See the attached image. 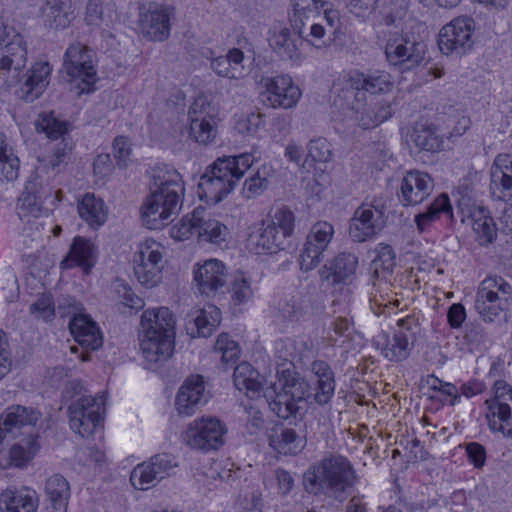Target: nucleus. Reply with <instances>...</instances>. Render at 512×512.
Masks as SVG:
<instances>
[{
    "label": "nucleus",
    "instance_id": "nucleus-1",
    "mask_svg": "<svg viewBox=\"0 0 512 512\" xmlns=\"http://www.w3.org/2000/svg\"><path fill=\"white\" fill-rule=\"evenodd\" d=\"M311 371L316 378L311 393L308 383L290 369L278 371L277 380L264 389V396L278 417L289 419L295 416L307 398H312L318 405L330 402L335 392V376L331 367L323 360H315Z\"/></svg>",
    "mask_w": 512,
    "mask_h": 512
},
{
    "label": "nucleus",
    "instance_id": "nucleus-2",
    "mask_svg": "<svg viewBox=\"0 0 512 512\" xmlns=\"http://www.w3.org/2000/svg\"><path fill=\"white\" fill-rule=\"evenodd\" d=\"M150 174L152 188L141 205V220L148 229L158 230L178 213L185 187L180 173L168 165H157Z\"/></svg>",
    "mask_w": 512,
    "mask_h": 512
},
{
    "label": "nucleus",
    "instance_id": "nucleus-3",
    "mask_svg": "<svg viewBox=\"0 0 512 512\" xmlns=\"http://www.w3.org/2000/svg\"><path fill=\"white\" fill-rule=\"evenodd\" d=\"M254 161L255 157L251 153L217 158L200 177L199 197L207 202H220L233 191Z\"/></svg>",
    "mask_w": 512,
    "mask_h": 512
},
{
    "label": "nucleus",
    "instance_id": "nucleus-4",
    "mask_svg": "<svg viewBox=\"0 0 512 512\" xmlns=\"http://www.w3.org/2000/svg\"><path fill=\"white\" fill-rule=\"evenodd\" d=\"M175 318L167 307L147 309L141 316L140 349L146 361L157 363L171 357L174 349Z\"/></svg>",
    "mask_w": 512,
    "mask_h": 512
},
{
    "label": "nucleus",
    "instance_id": "nucleus-5",
    "mask_svg": "<svg viewBox=\"0 0 512 512\" xmlns=\"http://www.w3.org/2000/svg\"><path fill=\"white\" fill-rule=\"evenodd\" d=\"M309 492L339 498L357 483L351 462L342 456H330L313 466L305 476Z\"/></svg>",
    "mask_w": 512,
    "mask_h": 512
},
{
    "label": "nucleus",
    "instance_id": "nucleus-6",
    "mask_svg": "<svg viewBox=\"0 0 512 512\" xmlns=\"http://www.w3.org/2000/svg\"><path fill=\"white\" fill-rule=\"evenodd\" d=\"M394 83L390 73L383 70H374L364 73L358 70L350 71L345 76L344 97L353 100L349 103L351 109H361L370 98L384 95L392 91Z\"/></svg>",
    "mask_w": 512,
    "mask_h": 512
},
{
    "label": "nucleus",
    "instance_id": "nucleus-7",
    "mask_svg": "<svg viewBox=\"0 0 512 512\" xmlns=\"http://www.w3.org/2000/svg\"><path fill=\"white\" fill-rule=\"evenodd\" d=\"M512 297V286L502 277L485 278L479 285L475 310L485 322H493L501 312L508 309Z\"/></svg>",
    "mask_w": 512,
    "mask_h": 512
},
{
    "label": "nucleus",
    "instance_id": "nucleus-8",
    "mask_svg": "<svg viewBox=\"0 0 512 512\" xmlns=\"http://www.w3.org/2000/svg\"><path fill=\"white\" fill-rule=\"evenodd\" d=\"M329 5L325 0H291L292 15L290 21L299 37L321 47L316 42L322 41L326 31L323 23L317 20L322 8Z\"/></svg>",
    "mask_w": 512,
    "mask_h": 512
},
{
    "label": "nucleus",
    "instance_id": "nucleus-9",
    "mask_svg": "<svg viewBox=\"0 0 512 512\" xmlns=\"http://www.w3.org/2000/svg\"><path fill=\"white\" fill-rule=\"evenodd\" d=\"M164 247L154 239L140 242L134 254V275L145 288L156 287L162 280Z\"/></svg>",
    "mask_w": 512,
    "mask_h": 512
},
{
    "label": "nucleus",
    "instance_id": "nucleus-10",
    "mask_svg": "<svg viewBox=\"0 0 512 512\" xmlns=\"http://www.w3.org/2000/svg\"><path fill=\"white\" fill-rule=\"evenodd\" d=\"M225 425L217 418L202 417L192 421L182 432L183 442L202 451L218 449L224 443Z\"/></svg>",
    "mask_w": 512,
    "mask_h": 512
},
{
    "label": "nucleus",
    "instance_id": "nucleus-11",
    "mask_svg": "<svg viewBox=\"0 0 512 512\" xmlns=\"http://www.w3.org/2000/svg\"><path fill=\"white\" fill-rule=\"evenodd\" d=\"M475 22L469 16H459L444 25L438 37V46L445 55H463L474 45Z\"/></svg>",
    "mask_w": 512,
    "mask_h": 512
},
{
    "label": "nucleus",
    "instance_id": "nucleus-12",
    "mask_svg": "<svg viewBox=\"0 0 512 512\" xmlns=\"http://www.w3.org/2000/svg\"><path fill=\"white\" fill-rule=\"evenodd\" d=\"M104 410L102 395L80 397L68 408L70 428L82 437L93 434L101 423Z\"/></svg>",
    "mask_w": 512,
    "mask_h": 512
},
{
    "label": "nucleus",
    "instance_id": "nucleus-13",
    "mask_svg": "<svg viewBox=\"0 0 512 512\" xmlns=\"http://www.w3.org/2000/svg\"><path fill=\"white\" fill-rule=\"evenodd\" d=\"M385 56L390 65L401 69L417 66L424 56L423 45L411 40L406 34L397 30L385 33Z\"/></svg>",
    "mask_w": 512,
    "mask_h": 512
},
{
    "label": "nucleus",
    "instance_id": "nucleus-14",
    "mask_svg": "<svg viewBox=\"0 0 512 512\" xmlns=\"http://www.w3.org/2000/svg\"><path fill=\"white\" fill-rule=\"evenodd\" d=\"M263 102L274 109H291L301 98L300 88L289 75H277L263 79Z\"/></svg>",
    "mask_w": 512,
    "mask_h": 512
},
{
    "label": "nucleus",
    "instance_id": "nucleus-15",
    "mask_svg": "<svg viewBox=\"0 0 512 512\" xmlns=\"http://www.w3.org/2000/svg\"><path fill=\"white\" fill-rule=\"evenodd\" d=\"M333 235L334 227L327 221H319L310 228L299 256L302 271L308 272L318 266Z\"/></svg>",
    "mask_w": 512,
    "mask_h": 512
},
{
    "label": "nucleus",
    "instance_id": "nucleus-16",
    "mask_svg": "<svg viewBox=\"0 0 512 512\" xmlns=\"http://www.w3.org/2000/svg\"><path fill=\"white\" fill-rule=\"evenodd\" d=\"M386 225L382 208L372 204L359 206L350 220L349 236L354 242H364L380 233Z\"/></svg>",
    "mask_w": 512,
    "mask_h": 512
},
{
    "label": "nucleus",
    "instance_id": "nucleus-17",
    "mask_svg": "<svg viewBox=\"0 0 512 512\" xmlns=\"http://www.w3.org/2000/svg\"><path fill=\"white\" fill-rule=\"evenodd\" d=\"M63 67L72 78H80L86 87L82 91H90L96 81V71L93 65L92 51L81 43H74L68 47L64 55Z\"/></svg>",
    "mask_w": 512,
    "mask_h": 512
},
{
    "label": "nucleus",
    "instance_id": "nucleus-18",
    "mask_svg": "<svg viewBox=\"0 0 512 512\" xmlns=\"http://www.w3.org/2000/svg\"><path fill=\"white\" fill-rule=\"evenodd\" d=\"M189 136L201 145L212 143L217 135V123L210 106L203 98L196 99L188 111Z\"/></svg>",
    "mask_w": 512,
    "mask_h": 512
},
{
    "label": "nucleus",
    "instance_id": "nucleus-19",
    "mask_svg": "<svg viewBox=\"0 0 512 512\" xmlns=\"http://www.w3.org/2000/svg\"><path fill=\"white\" fill-rule=\"evenodd\" d=\"M193 276L196 288L202 295L214 296L226 284L227 269L218 259H208L194 266Z\"/></svg>",
    "mask_w": 512,
    "mask_h": 512
},
{
    "label": "nucleus",
    "instance_id": "nucleus-20",
    "mask_svg": "<svg viewBox=\"0 0 512 512\" xmlns=\"http://www.w3.org/2000/svg\"><path fill=\"white\" fill-rule=\"evenodd\" d=\"M434 181L431 176L420 170L408 171L402 179L399 194L404 206L418 205L432 193Z\"/></svg>",
    "mask_w": 512,
    "mask_h": 512
},
{
    "label": "nucleus",
    "instance_id": "nucleus-21",
    "mask_svg": "<svg viewBox=\"0 0 512 512\" xmlns=\"http://www.w3.org/2000/svg\"><path fill=\"white\" fill-rule=\"evenodd\" d=\"M358 258L352 253H340L319 270L320 279L330 284L350 285L356 277Z\"/></svg>",
    "mask_w": 512,
    "mask_h": 512
},
{
    "label": "nucleus",
    "instance_id": "nucleus-22",
    "mask_svg": "<svg viewBox=\"0 0 512 512\" xmlns=\"http://www.w3.org/2000/svg\"><path fill=\"white\" fill-rule=\"evenodd\" d=\"M490 192L499 201L512 199V154H499L490 169Z\"/></svg>",
    "mask_w": 512,
    "mask_h": 512
},
{
    "label": "nucleus",
    "instance_id": "nucleus-23",
    "mask_svg": "<svg viewBox=\"0 0 512 512\" xmlns=\"http://www.w3.org/2000/svg\"><path fill=\"white\" fill-rule=\"evenodd\" d=\"M375 344L380 349L382 356L391 362L407 359L413 346L410 334L402 330H395L392 335L382 331L376 336Z\"/></svg>",
    "mask_w": 512,
    "mask_h": 512
},
{
    "label": "nucleus",
    "instance_id": "nucleus-24",
    "mask_svg": "<svg viewBox=\"0 0 512 512\" xmlns=\"http://www.w3.org/2000/svg\"><path fill=\"white\" fill-rule=\"evenodd\" d=\"M52 67L48 62L35 63L26 73L24 83L17 90V96L27 102L39 98L49 85Z\"/></svg>",
    "mask_w": 512,
    "mask_h": 512
},
{
    "label": "nucleus",
    "instance_id": "nucleus-25",
    "mask_svg": "<svg viewBox=\"0 0 512 512\" xmlns=\"http://www.w3.org/2000/svg\"><path fill=\"white\" fill-rule=\"evenodd\" d=\"M206 402L205 385L201 375L188 377L180 387L175 405L181 415H192L195 408Z\"/></svg>",
    "mask_w": 512,
    "mask_h": 512
},
{
    "label": "nucleus",
    "instance_id": "nucleus-26",
    "mask_svg": "<svg viewBox=\"0 0 512 512\" xmlns=\"http://www.w3.org/2000/svg\"><path fill=\"white\" fill-rule=\"evenodd\" d=\"M173 8L165 5H156L143 17L142 27L145 34L154 41H163L170 35V18Z\"/></svg>",
    "mask_w": 512,
    "mask_h": 512
},
{
    "label": "nucleus",
    "instance_id": "nucleus-27",
    "mask_svg": "<svg viewBox=\"0 0 512 512\" xmlns=\"http://www.w3.org/2000/svg\"><path fill=\"white\" fill-rule=\"evenodd\" d=\"M69 329L75 341L86 350H96L102 346L103 339L96 323L87 315H75Z\"/></svg>",
    "mask_w": 512,
    "mask_h": 512
},
{
    "label": "nucleus",
    "instance_id": "nucleus-28",
    "mask_svg": "<svg viewBox=\"0 0 512 512\" xmlns=\"http://www.w3.org/2000/svg\"><path fill=\"white\" fill-rule=\"evenodd\" d=\"M486 418L492 431L512 436V391L501 397V402H489Z\"/></svg>",
    "mask_w": 512,
    "mask_h": 512
},
{
    "label": "nucleus",
    "instance_id": "nucleus-29",
    "mask_svg": "<svg viewBox=\"0 0 512 512\" xmlns=\"http://www.w3.org/2000/svg\"><path fill=\"white\" fill-rule=\"evenodd\" d=\"M269 446L280 454L297 455L306 445V440L294 429L282 425L273 427L268 434Z\"/></svg>",
    "mask_w": 512,
    "mask_h": 512
},
{
    "label": "nucleus",
    "instance_id": "nucleus-30",
    "mask_svg": "<svg viewBox=\"0 0 512 512\" xmlns=\"http://www.w3.org/2000/svg\"><path fill=\"white\" fill-rule=\"evenodd\" d=\"M283 241L284 238L278 229L267 220L251 231L247 239V246L255 254H263L275 252L283 244Z\"/></svg>",
    "mask_w": 512,
    "mask_h": 512
},
{
    "label": "nucleus",
    "instance_id": "nucleus-31",
    "mask_svg": "<svg viewBox=\"0 0 512 512\" xmlns=\"http://www.w3.org/2000/svg\"><path fill=\"white\" fill-rule=\"evenodd\" d=\"M392 101L388 99L370 98L361 109H353L358 114L359 124L365 128L380 125L392 116Z\"/></svg>",
    "mask_w": 512,
    "mask_h": 512
},
{
    "label": "nucleus",
    "instance_id": "nucleus-32",
    "mask_svg": "<svg viewBox=\"0 0 512 512\" xmlns=\"http://www.w3.org/2000/svg\"><path fill=\"white\" fill-rule=\"evenodd\" d=\"M35 492L8 488L0 494V512H36Z\"/></svg>",
    "mask_w": 512,
    "mask_h": 512
},
{
    "label": "nucleus",
    "instance_id": "nucleus-33",
    "mask_svg": "<svg viewBox=\"0 0 512 512\" xmlns=\"http://www.w3.org/2000/svg\"><path fill=\"white\" fill-rule=\"evenodd\" d=\"M95 246L81 236L74 238L68 256L61 262L63 268H71L74 265L82 267L85 273H89L94 264Z\"/></svg>",
    "mask_w": 512,
    "mask_h": 512
},
{
    "label": "nucleus",
    "instance_id": "nucleus-34",
    "mask_svg": "<svg viewBox=\"0 0 512 512\" xmlns=\"http://www.w3.org/2000/svg\"><path fill=\"white\" fill-rule=\"evenodd\" d=\"M41 413L34 408L13 405L5 409L0 415L3 430L8 433L26 426H35Z\"/></svg>",
    "mask_w": 512,
    "mask_h": 512
},
{
    "label": "nucleus",
    "instance_id": "nucleus-35",
    "mask_svg": "<svg viewBox=\"0 0 512 512\" xmlns=\"http://www.w3.org/2000/svg\"><path fill=\"white\" fill-rule=\"evenodd\" d=\"M244 54L240 49H230L225 56L212 60L211 68L220 77L229 79H242L246 74L243 64Z\"/></svg>",
    "mask_w": 512,
    "mask_h": 512
},
{
    "label": "nucleus",
    "instance_id": "nucleus-36",
    "mask_svg": "<svg viewBox=\"0 0 512 512\" xmlns=\"http://www.w3.org/2000/svg\"><path fill=\"white\" fill-rule=\"evenodd\" d=\"M77 210L79 216L92 228L102 226L107 220V207L102 199L96 198L94 194H85L78 203Z\"/></svg>",
    "mask_w": 512,
    "mask_h": 512
},
{
    "label": "nucleus",
    "instance_id": "nucleus-37",
    "mask_svg": "<svg viewBox=\"0 0 512 512\" xmlns=\"http://www.w3.org/2000/svg\"><path fill=\"white\" fill-rule=\"evenodd\" d=\"M38 435H29L27 438L11 446L8 451L6 467L24 468L39 451Z\"/></svg>",
    "mask_w": 512,
    "mask_h": 512
},
{
    "label": "nucleus",
    "instance_id": "nucleus-38",
    "mask_svg": "<svg viewBox=\"0 0 512 512\" xmlns=\"http://www.w3.org/2000/svg\"><path fill=\"white\" fill-rule=\"evenodd\" d=\"M441 215H446L449 218L453 217L452 206L447 194L439 195L426 209L425 212L419 213L415 216V223L417 230L422 233L430 225L438 220Z\"/></svg>",
    "mask_w": 512,
    "mask_h": 512
},
{
    "label": "nucleus",
    "instance_id": "nucleus-39",
    "mask_svg": "<svg viewBox=\"0 0 512 512\" xmlns=\"http://www.w3.org/2000/svg\"><path fill=\"white\" fill-rule=\"evenodd\" d=\"M45 492L55 512H66L70 498V486L68 481L59 474L47 479Z\"/></svg>",
    "mask_w": 512,
    "mask_h": 512
},
{
    "label": "nucleus",
    "instance_id": "nucleus-40",
    "mask_svg": "<svg viewBox=\"0 0 512 512\" xmlns=\"http://www.w3.org/2000/svg\"><path fill=\"white\" fill-rule=\"evenodd\" d=\"M198 237L204 241L220 244L226 240L228 228L216 219L205 215L203 209H198Z\"/></svg>",
    "mask_w": 512,
    "mask_h": 512
},
{
    "label": "nucleus",
    "instance_id": "nucleus-41",
    "mask_svg": "<svg viewBox=\"0 0 512 512\" xmlns=\"http://www.w3.org/2000/svg\"><path fill=\"white\" fill-rule=\"evenodd\" d=\"M271 47L283 58H287L293 62L301 60V52L295 42L291 39L289 28L280 27L275 29L270 38Z\"/></svg>",
    "mask_w": 512,
    "mask_h": 512
},
{
    "label": "nucleus",
    "instance_id": "nucleus-42",
    "mask_svg": "<svg viewBox=\"0 0 512 512\" xmlns=\"http://www.w3.org/2000/svg\"><path fill=\"white\" fill-rule=\"evenodd\" d=\"M259 373L248 362L238 364L233 373V381L236 389L246 393H257L262 388L259 381Z\"/></svg>",
    "mask_w": 512,
    "mask_h": 512
},
{
    "label": "nucleus",
    "instance_id": "nucleus-43",
    "mask_svg": "<svg viewBox=\"0 0 512 512\" xmlns=\"http://www.w3.org/2000/svg\"><path fill=\"white\" fill-rule=\"evenodd\" d=\"M20 162L6 142L4 134L0 133V179L14 181L19 175Z\"/></svg>",
    "mask_w": 512,
    "mask_h": 512
},
{
    "label": "nucleus",
    "instance_id": "nucleus-44",
    "mask_svg": "<svg viewBox=\"0 0 512 512\" xmlns=\"http://www.w3.org/2000/svg\"><path fill=\"white\" fill-rule=\"evenodd\" d=\"M229 293L231 302L236 306L250 301L254 294L251 277L241 270L236 271L230 283Z\"/></svg>",
    "mask_w": 512,
    "mask_h": 512
},
{
    "label": "nucleus",
    "instance_id": "nucleus-45",
    "mask_svg": "<svg viewBox=\"0 0 512 512\" xmlns=\"http://www.w3.org/2000/svg\"><path fill=\"white\" fill-rule=\"evenodd\" d=\"M41 15L50 28H64L70 23L69 14L60 0H46L41 8Z\"/></svg>",
    "mask_w": 512,
    "mask_h": 512
},
{
    "label": "nucleus",
    "instance_id": "nucleus-46",
    "mask_svg": "<svg viewBox=\"0 0 512 512\" xmlns=\"http://www.w3.org/2000/svg\"><path fill=\"white\" fill-rule=\"evenodd\" d=\"M221 322V311L215 305H208L197 312L194 319L199 336H210Z\"/></svg>",
    "mask_w": 512,
    "mask_h": 512
},
{
    "label": "nucleus",
    "instance_id": "nucleus-47",
    "mask_svg": "<svg viewBox=\"0 0 512 512\" xmlns=\"http://www.w3.org/2000/svg\"><path fill=\"white\" fill-rule=\"evenodd\" d=\"M270 169L266 166L259 168L244 181L242 195L246 199H254L261 195L269 186Z\"/></svg>",
    "mask_w": 512,
    "mask_h": 512
},
{
    "label": "nucleus",
    "instance_id": "nucleus-48",
    "mask_svg": "<svg viewBox=\"0 0 512 512\" xmlns=\"http://www.w3.org/2000/svg\"><path fill=\"white\" fill-rule=\"evenodd\" d=\"M412 140L421 150L436 152L441 148L442 138L431 126L417 125L412 133Z\"/></svg>",
    "mask_w": 512,
    "mask_h": 512
},
{
    "label": "nucleus",
    "instance_id": "nucleus-49",
    "mask_svg": "<svg viewBox=\"0 0 512 512\" xmlns=\"http://www.w3.org/2000/svg\"><path fill=\"white\" fill-rule=\"evenodd\" d=\"M130 482L135 489L148 490L154 487L159 481L155 470L148 461L138 464L131 472Z\"/></svg>",
    "mask_w": 512,
    "mask_h": 512
},
{
    "label": "nucleus",
    "instance_id": "nucleus-50",
    "mask_svg": "<svg viewBox=\"0 0 512 512\" xmlns=\"http://www.w3.org/2000/svg\"><path fill=\"white\" fill-rule=\"evenodd\" d=\"M214 352L220 354L221 362L224 365L234 364L240 356V347L236 341L226 333L217 337L214 345Z\"/></svg>",
    "mask_w": 512,
    "mask_h": 512
},
{
    "label": "nucleus",
    "instance_id": "nucleus-51",
    "mask_svg": "<svg viewBox=\"0 0 512 512\" xmlns=\"http://www.w3.org/2000/svg\"><path fill=\"white\" fill-rule=\"evenodd\" d=\"M472 228L477 234L481 244L491 243L496 236V227L493 219L484 214L483 210L472 216Z\"/></svg>",
    "mask_w": 512,
    "mask_h": 512
},
{
    "label": "nucleus",
    "instance_id": "nucleus-52",
    "mask_svg": "<svg viewBox=\"0 0 512 512\" xmlns=\"http://www.w3.org/2000/svg\"><path fill=\"white\" fill-rule=\"evenodd\" d=\"M268 222L278 229L284 240L290 237L295 227L294 213L287 207L282 206L274 212Z\"/></svg>",
    "mask_w": 512,
    "mask_h": 512
},
{
    "label": "nucleus",
    "instance_id": "nucleus-53",
    "mask_svg": "<svg viewBox=\"0 0 512 512\" xmlns=\"http://www.w3.org/2000/svg\"><path fill=\"white\" fill-rule=\"evenodd\" d=\"M37 126L51 139L63 137L68 131L67 123L58 120L52 113L42 114L38 120Z\"/></svg>",
    "mask_w": 512,
    "mask_h": 512
},
{
    "label": "nucleus",
    "instance_id": "nucleus-54",
    "mask_svg": "<svg viewBox=\"0 0 512 512\" xmlns=\"http://www.w3.org/2000/svg\"><path fill=\"white\" fill-rule=\"evenodd\" d=\"M148 463L155 470L159 481L170 476L172 470L178 465L175 457L168 453L156 454L149 459Z\"/></svg>",
    "mask_w": 512,
    "mask_h": 512
},
{
    "label": "nucleus",
    "instance_id": "nucleus-55",
    "mask_svg": "<svg viewBox=\"0 0 512 512\" xmlns=\"http://www.w3.org/2000/svg\"><path fill=\"white\" fill-rule=\"evenodd\" d=\"M198 209H195L190 216L182 218L179 224L172 228V236L178 240L188 239L196 234L198 236Z\"/></svg>",
    "mask_w": 512,
    "mask_h": 512
},
{
    "label": "nucleus",
    "instance_id": "nucleus-56",
    "mask_svg": "<svg viewBox=\"0 0 512 512\" xmlns=\"http://www.w3.org/2000/svg\"><path fill=\"white\" fill-rule=\"evenodd\" d=\"M376 257L373 260V266L377 273L379 269L390 272L395 266V252L393 248L385 243H380L376 247Z\"/></svg>",
    "mask_w": 512,
    "mask_h": 512
},
{
    "label": "nucleus",
    "instance_id": "nucleus-57",
    "mask_svg": "<svg viewBox=\"0 0 512 512\" xmlns=\"http://www.w3.org/2000/svg\"><path fill=\"white\" fill-rule=\"evenodd\" d=\"M427 385L431 390L439 392L447 398L450 405H455L460 398L459 391L454 384L444 382L435 376H429L427 378Z\"/></svg>",
    "mask_w": 512,
    "mask_h": 512
},
{
    "label": "nucleus",
    "instance_id": "nucleus-58",
    "mask_svg": "<svg viewBox=\"0 0 512 512\" xmlns=\"http://www.w3.org/2000/svg\"><path fill=\"white\" fill-rule=\"evenodd\" d=\"M308 157L315 162L325 163L331 158V149L329 142L322 137L312 139L308 146Z\"/></svg>",
    "mask_w": 512,
    "mask_h": 512
},
{
    "label": "nucleus",
    "instance_id": "nucleus-59",
    "mask_svg": "<svg viewBox=\"0 0 512 512\" xmlns=\"http://www.w3.org/2000/svg\"><path fill=\"white\" fill-rule=\"evenodd\" d=\"M279 310L284 318L292 321L299 320L305 313L303 300L294 296L280 301Z\"/></svg>",
    "mask_w": 512,
    "mask_h": 512
},
{
    "label": "nucleus",
    "instance_id": "nucleus-60",
    "mask_svg": "<svg viewBox=\"0 0 512 512\" xmlns=\"http://www.w3.org/2000/svg\"><path fill=\"white\" fill-rule=\"evenodd\" d=\"M116 291L123 305L135 310H140L144 307V300L137 296L126 283L117 282Z\"/></svg>",
    "mask_w": 512,
    "mask_h": 512
},
{
    "label": "nucleus",
    "instance_id": "nucleus-61",
    "mask_svg": "<svg viewBox=\"0 0 512 512\" xmlns=\"http://www.w3.org/2000/svg\"><path fill=\"white\" fill-rule=\"evenodd\" d=\"M30 311L37 318L44 320L53 318L55 306L52 297L48 294H43L30 306Z\"/></svg>",
    "mask_w": 512,
    "mask_h": 512
},
{
    "label": "nucleus",
    "instance_id": "nucleus-62",
    "mask_svg": "<svg viewBox=\"0 0 512 512\" xmlns=\"http://www.w3.org/2000/svg\"><path fill=\"white\" fill-rule=\"evenodd\" d=\"M77 457L79 462L85 466H90L92 463L101 466L106 461L105 453L95 447H87L80 450Z\"/></svg>",
    "mask_w": 512,
    "mask_h": 512
},
{
    "label": "nucleus",
    "instance_id": "nucleus-63",
    "mask_svg": "<svg viewBox=\"0 0 512 512\" xmlns=\"http://www.w3.org/2000/svg\"><path fill=\"white\" fill-rule=\"evenodd\" d=\"M263 124V116L261 113L251 112L247 116L237 122V129L240 133L254 134Z\"/></svg>",
    "mask_w": 512,
    "mask_h": 512
},
{
    "label": "nucleus",
    "instance_id": "nucleus-64",
    "mask_svg": "<svg viewBox=\"0 0 512 512\" xmlns=\"http://www.w3.org/2000/svg\"><path fill=\"white\" fill-rule=\"evenodd\" d=\"M466 454L469 462L476 468L481 469L486 462L485 448L476 442H471L466 445Z\"/></svg>",
    "mask_w": 512,
    "mask_h": 512
}]
</instances>
